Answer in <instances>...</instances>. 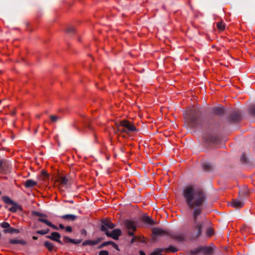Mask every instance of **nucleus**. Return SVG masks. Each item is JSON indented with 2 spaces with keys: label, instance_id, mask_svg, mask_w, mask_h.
I'll list each match as a JSON object with an SVG mask.
<instances>
[{
  "label": "nucleus",
  "instance_id": "nucleus-1",
  "mask_svg": "<svg viewBox=\"0 0 255 255\" xmlns=\"http://www.w3.org/2000/svg\"><path fill=\"white\" fill-rule=\"evenodd\" d=\"M183 197L189 208L193 209L194 229L197 230V236L201 235L202 232V223L198 221V217L201 213L205 196L203 191L193 186H188L183 192Z\"/></svg>",
  "mask_w": 255,
  "mask_h": 255
},
{
  "label": "nucleus",
  "instance_id": "nucleus-2",
  "mask_svg": "<svg viewBox=\"0 0 255 255\" xmlns=\"http://www.w3.org/2000/svg\"><path fill=\"white\" fill-rule=\"evenodd\" d=\"M199 116L200 111L198 107L189 108L183 115L185 124L189 128H194L198 124Z\"/></svg>",
  "mask_w": 255,
  "mask_h": 255
},
{
  "label": "nucleus",
  "instance_id": "nucleus-3",
  "mask_svg": "<svg viewBox=\"0 0 255 255\" xmlns=\"http://www.w3.org/2000/svg\"><path fill=\"white\" fill-rule=\"evenodd\" d=\"M136 129L135 127L132 125L129 122L123 120L119 124H116V132H124L127 134L135 131Z\"/></svg>",
  "mask_w": 255,
  "mask_h": 255
},
{
  "label": "nucleus",
  "instance_id": "nucleus-4",
  "mask_svg": "<svg viewBox=\"0 0 255 255\" xmlns=\"http://www.w3.org/2000/svg\"><path fill=\"white\" fill-rule=\"evenodd\" d=\"M153 233L154 235L160 236L165 234H168L173 239L178 241H182L184 239V236L182 234H176V233H167L165 231L160 229H155L153 231Z\"/></svg>",
  "mask_w": 255,
  "mask_h": 255
},
{
  "label": "nucleus",
  "instance_id": "nucleus-5",
  "mask_svg": "<svg viewBox=\"0 0 255 255\" xmlns=\"http://www.w3.org/2000/svg\"><path fill=\"white\" fill-rule=\"evenodd\" d=\"M125 225L128 231V235L130 236H133L134 235V232L136 230V222L132 220H126L125 221Z\"/></svg>",
  "mask_w": 255,
  "mask_h": 255
},
{
  "label": "nucleus",
  "instance_id": "nucleus-6",
  "mask_svg": "<svg viewBox=\"0 0 255 255\" xmlns=\"http://www.w3.org/2000/svg\"><path fill=\"white\" fill-rule=\"evenodd\" d=\"M3 201L7 204L10 205L11 206L8 208V210L11 212H16L17 210V204L14 202L10 198L7 196H3L2 197Z\"/></svg>",
  "mask_w": 255,
  "mask_h": 255
},
{
  "label": "nucleus",
  "instance_id": "nucleus-7",
  "mask_svg": "<svg viewBox=\"0 0 255 255\" xmlns=\"http://www.w3.org/2000/svg\"><path fill=\"white\" fill-rule=\"evenodd\" d=\"M115 225L110 221L104 220L102 221V225L101 226V230L105 232L108 231V229H113L115 228Z\"/></svg>",
  "mask_w": 255,
  "mask_h": 255
},
{
  "label": "nucleus",
  "instance_id": "nucleus-8",
  "mask_svg": "<svg viewBox=\"0 0 255 255\" xmlns=\"http://www.w3.org/2000/svg\"><path fill=\"white\" fill-rule=\"evenodd\" d=\"M121 234V231L119 229H114L111 233H109V231L106 232V235L108 237H111L115 240H118Z\"/></svg>",
  "mask_w": 255,
  "mask_h": 255
},
{
  "label": "nucleus",
  "instance_id": "nucleus-9",
  "mask_svg": "<svg viewBox=\"0 0 255 255\" xmlns=\"http://www.w3.org/2000/svg\"><path fill=\"white\" fill-rule=\"evenodd\" d=\"M46 238L53 241H56L58 243H61L60 241L61 236L60 234L58 232H53L50 236H47Z\"/></svg>",
  "mask_w": 255,
  "mask_h": 255
},
{
  "label": "nucleus",
  "instance_id": "nucleus-10",
  "mask_svg": "<svg viewBox=\"0 0 255 255\" xmlns=\"http://www.w3.org/2000/svg\"><path fill=\"white\" fill-rule=\"evenodd\" d=\"M204 139L205 140V142L207 143H215L217 141V138L216 137L211 135V134H208L204 137Z\"/></svg>",
  "mask_w": 255,
  "mask_h": 255
},
{
  "label": "nucleus",
  "instance_id": "nucleus-11",
  "mask_svg": "<svg viewBox=\"0 0 255 255\" xmlns=\"http://www.w3.org/2000/svg\"><path fill=\"white\" fill-rule=\"evenodd\" d=\"M201 251L206 254H210L212 252V249L210 247H202L197 251H194L193 253L196 254L198 252Z\"/></svg>",
  "mask_w": 255,
  "mask_h": 255
},
{
  "label": "nucleus",
  "instance_id": "nucleus-12",
  "mask_svg": "<svg viewBox=\"0 0 255 255\" xmlns=\"http://www.w3.org/2000/svg\"><path fill=\"white\" fill-rule=\"evenodd\" d=\"M232 205L235 208H240L243 207L244 202L240 199H235L233 200Z\"/></svg>",
  "mask_w": 255,
  "mask_h": 255
},
{
  "label": "nucleus",
  "instance_id": "nucleus-13",
  "mask_svg": "<svg viewBox=\"0 0 255 255\" xmlns=\"http://www.w3.org/2000/svg\"><path fill=\"white\" fill-rule=\"evenodd\" d=\"M57 181L59 183L61 186H65L68 184V179L65 176L59 177Z\"/></svg>",
  "mask_w": 255,
  "mask_h": 255
},
{
  "label": "nucleus",
  "instance_id": "nucleus-14",
  "mask_svg": "<svg viewBox=\"0 0 255 255\" xmlns=\"http://www.w3.org/2000/svg\"><path fill=\"white\" fill-rule=\"evenodd\" d=\"M141 221L145 223V224L148 225H153L154 224V221L151 219L149 216H143L141 218Z\"/></svg>",
  "mask_w": 255,
  "mask_h": 255
},
{
  "label": "nucleus",
  "instance_id": "nucleus-15",
  "mask_svg": "<svg viewBox=\"0 0 255 255\" xmlns=\"http://www.w3.org/2000/svg\"><path fill=\"white\" fill-rule=\"evenodd\" d=\"M37 184V183L31 179L27 180L25 183L24 186L27 188L32 187L35 186Z\"/></svg>",
  "mask_w": 255,
  "mask_h": 255
},
{
  "label": "nucleus",
  "instance_id": "nucleus-16",
  "mask_svg": "<svg viewBox=\"0 0 255 255\" xmlns=\"http://www.w3.org/2000/svg\"><path fill=\"white\" fill-rule=\"evenodd\" d=\"M9 243L11 244H20L22 245L26 244V242L23 240L12 239L10 240Z\"/></svg>",
  "mask_w": 255,
  "mask_h": 255
},
{
  "label": "nucleus",
  "instance_id": "nucleus-17",
  "mask_svg": "<svg viewBox=\"0 0 255 255\" xmlns=\"http://www.w3.org/2000/svg\"><path fill=\"white\" fill-rule=\"evenodd\" d=\"M231 118V120L233 121V122H237L241 118L240 114L238 112H235L233 114Z\"/></svg>",
  "mask_w": 255,
  "mask_h": 255
},
{
  "label": "nucleus",
  "instance_id": "nucleus-18",
  "mask_svg": "<svg viewBox=\"0 0 255 255\" xmlns=\"http://www.w3.org/2000/svg\"><path fill=\"white\" fill-rule=\"evenodd\" d=\"M61 218L64 220L74 221L76 219V217L73 215L68 214L63 215Z\"/></svg>",
  "mask_w": 255,
  "mask_h": 255
},
{
  "label": "nucleus",
  "instance_id": "nucleus-19",
  "mask_svg": "<svg viewBox=\"0 0 255 255\" xmlns=\"http://www.w3.org/2000/svg\"><path fill=\"white\" fill-rule=\"evenodd\" d=\"M213 112L216 115H220L224 113V109L222 107H216L213 109Z\"/></svg>",
  "mask_w": 255,
  "mask_h": 255
},
{
  "label": "nucleus",
  "instance_id": "nucleus-20",
  "mask_svg": "<svg viewBox=\"0 0 255 255\" xmlns=\"http://www.w3.org/2000/svg\"><path fill=\"white\" fill-rule=\"evenodd\" d=\"M5 233H8L10 234H13V233H19L20 232L19 230L18 229H16L13 228H10L8 229H6L4 230Z\"/></svg>",
  "mask_w": 255,
  "mask_h": 255
},
{
  "label": "nucleus",
  "instance_id": "nucleus-21",
  "mask_svg": "<svg viewBox=\"0 0 255 255\" xmlns=\"http://www.w3.org/2000/svg\"><path fill=\"white\" fill-rule=\"evenodd\" d=\"M44 246L47 248V249L51 251L53 250L54 245L53 244L50 242L46 241L44 242Z\"/></svg>",
  "mask_w": 255,
  "mask_h": 255
},
{
  "label": "nucleus",
  "instance_id": "nucleus-22",
  "mask_svg": "<svg viewBox=\"0 0 255 255\" xmlns=\"http://www.w3.org/2000/svg\"><path fill=\"white\" fill-rule=\"evenodd\" d=\"M163 251H164V249H157L151 253L150 255H163L162 254Z\"/></svg>",
  "mask_w": 255,
  "mask_h": 255
},
{
  "label": "nucleus",
  "instance_id": "nucleus-23",
  "mask_svg": "<svg viewBox=\"0 0 255 255\" xmlns=\"http://www.w3.org/2000/svg\"><path fill=\"white\" fill-rule=\"evenodd\" d=\"M202 167L205 171H209L212 169V165L209 163L203 164Z\"/></svg>",
  "mask_w": 255,
  "mask_h": 255
},
{
  "label": "nucleus",
  "instance_id": "nucleus-24",
  "mask_svg": "<svg viewBox=\"0 0 255 255\" xmlns=\"http://www.w3.org/2000/svg\"><path fill=\"white\" fill-rule=\"evenodd\" d=\"M217 27L219 30L223 31L225 28V25L222 21H220L217 23Z\"/></svg>",
  "mask_w": 255,
  "mask_h": 255
},
{
  "label": "nucleus",
  "instance_id": "nucleus-25",
  "mask_svg": "<svg viewBox=\"0 0 255 255\" xmlns=\"http://www.w3.org/2000/svg\"><path fill=\"white\" fill-rule=\"evenodd\" d=\"M214 232L212 228L210 227L207 229L206 235L208 237H210L214 235Z\"/></svg>",
  "mask_w": 255,
  "mask_h": 255
},
{
  "label": "nucleus",
  "instance_id": "nucleus-26",
  "mask_svg": "<svg viewBox=\"0 0 255 255\" xmlns=\"http://www.w3.org/2000/svg\"><path fill=\"white\" fill-rule=\"evenodd\" d=\"M164 251L165 252H176L177 251V250L174 247H172V246H170L168 248H166V249H164Z\"/></svg>",
  "mask_w": 255,
  "mask_h": 255
},
{
  "label": "nucleus",
  "instance_id": "nucleus-27",
  "mask_svg": "<svg viewBox=\"0 0 255 255\" xmlns=\"http://www.w3.org/2000/svg\"><path fill=\"white\" fill-rule=\"evenodd\" d=\"M0 226L2 228L5 229V230L9 229L10 227V224L7 222H2L1 223Z\"/></svg>",
  "mask_w": 255,
  "mask_h": 255
},
{
  "label": "nucleus",
  "instance_id": "nucleus-28",
  "mask_svg": "<svg viewBox=\"0 0 255 255\" xmlns=\"http://www.w3.org/2000/svg\"><path fill=\"white\" fill-rule=\"evenodd\" d=\"M33 215L36 216H38V217H40L41 218V217H46V216L45 215V214H43L42 213H41L39 212H37V211H34L33 213H32Z\"/></svg>",
  "mask_w": 255,
  "mask_h": 255
},
{
  "label": "nucleus",
  "instance_id": "nucleus-29",
  "mask_svg": "<svg viewBox=\"0 0 255 255\" xmlns=\"http://www.w3.org/2000/svg\"><path fill=\"white\" fill-rule=\"evenodd\" d=\"M38 221L39 222H42V223H45L46 225H47L48 226V224L49 223L50 221H49L48 220H47L45 218H44L43 217H41V218H39L38 219Z\"/></svg>",
  "mask_w": 255,
  "mask_h": 255
},
{
  "label": "nucleus",
  "instance_id": "nucleus-30",
  "mask_svg": "<svg viewBox=\"0 0 255 255\" xmlns=\"http://www.w3.org/2000/svg\"><path fill=\"white\" fill-rule=\"evenodd\" d=\"M250 112L253 116L255 117V105H253L250 108Z\"/></svg>",
  "mask_w": 255,
  "mask_h": 255
},
{
  "label": "nucleus",
  "instance_id": "nucleus-31",
  "mask_svg": "<svg viewBox=\"0 0 255 255\" xmlns=\"http://www.w3.org/2000/svg\"><path fill=\"white\" fill-rule=\"evenodd\" d=\"M101 241V239L100 238H98L97 240L94 241L91 240V246L96 245L98 244L99 243H100Z\"/></svg>",
  "mask_w": 255,
  "mask_h": 255
},
{
  "label": "nucleus",
  "instance_id": "nucleus-32",
  "mask_svg": "<svg viewBox=\"0 0 255 255\" xmlns=\"http://www.w3.org/2000/svg\"><path fill=\"white\" fill-rule=\"evenodd\" d=\"M49 232V229H47L45 230H39L37 231V233L40 235H45L47 234Z\"/></svg>",
  "mask_w": 255,
  "mask_h": 255
},
{
  "label": "nucleus",
  "instance_id": "nucleus-33",
  "mask_svg": "<svg viewBox=\"0 0 255 255\" xmlns=\"http://www.w3.org/2000/svg\"><path fill=\"white\" fill-rule=\"evenodd\" d=\"M58 119V117L56 116H51L50 117V120L51 122H56Z\"/></svg>",
  "mask_w": 255,
  "mask_h": 255
},
{
  "label": "nucleus",
  "instance_id": "nucleus-34",
  "mask_svg": "<svg viewBox=\"0 0 255 255\" xmlns=\"http://www.w3.org/2000/svg\"><path fill=\"white\" fill-rule=\"evenodd\" d=\"M241 160L243 162H246L247 161V158L245 153H243L241 156Z\"/></svg>",
  "mask_w": 255,
  "mask_h": 255
},
{
  "label": "nucleus",
  "instance_id": "nucleus-35",
  "mask_svg": "<svg viewBox=\"0 0 255 255\" xmlns=\"http://www.w3.org/2000/svg\"><path fill=\"white\" fill-rule=\"evenodd\" d=\"M91 240H86V241H85L82 243V245L84 246H87V245H90L91 246Z\"/></svg>",
  "mask_w": 255,
  "mask_h": 255
},
{
  "label": "nucleus",
  "instance_id": "nucleus-36",
  "mask_svg": "<svg viewBox=\"0 0 255 255\" xmlns=\"http://www.w3.org/2000/svg\"><path fill=\"white\" fill-rule=\"evenodd\" d=\"M48 226L49 227H50L52 228L53 229H55V230H58V227H57L56 226H55V225H53V224L52 223H51L50 222H49V223L48 224Z\"/></svg>",
  "mask_w": 255,
  "mask_h": 255
},
{
  "label": "nucleus",
  "instance_id": "nucleus-37",
  "mask_svg": "<svg viewBox=\"0 0 255 255\" xmlns=\"http://www.w3.org/2000/svg\"><path fill=\"white\" fill-rule=\"evenodd\" d=\"M136 240L140 242H144V238L141 236H136Z\"/></svg>",
  "mask_w": 255,
  "mask_h": 255
},
{
  "label": "nucleus",
  "instance_id": "nucleus-38",
  "mask_svg": "<svg viewBox=\"0 0 255 255\" xmlns=\"http://www.w3.org/2000/svg\"><path fill=\"white\" fill-rule=\"evenodd\" d=\"M112 243H113V242L112 241L105 242L102 244V246L105 247L111 245Z\"/></svg>",
  "mask_w": 255,
  "mask_h": 255
},
{
  "label": "nucleus",
  "instance_id": "nucleus-39",
  "mask_svg": "<svg viewBox=\"0 0 255 255\" xmlns=\"http://www.w3.org/2000/svg\"><path fill=\"white\" fill-rule=\"evenodd\" d=\"M99 255H109V252L107 251H101Z\"/></svg>",
  "mask_w": 255,
  "mask_h": 255
},
{
  "label": "nucleus",
  "instance_id": "nucleus-40",
  "mask_svg": "<svg viewBox=\"0 0 255 255\" xmlns=\"http://www.w3.org/2000/svg\"><path fill=\"white\" fill-rule=\"evenodd\" d=\"M64 239H65L66 241H68V242L71 243H72V242H74V240H73V239H71L69 238V237H65L64 238Z\"/></svg>",
  "mask_w": 255,
  "mask_h": 255
},
{
  "label": "nucleus",
  "instance_id": "nucleus-41",
  "mask_svg": "<svg viewBox=\"0 0 255 255\" xmlns=\"http://www.w3.org/2000/svg\"><path fill=\"white\" fill-rule=\"evenodd\" d=\"M65 229L67 232H71L72 231V228L70 226H67Z\"/></svg>",
  "mask_w": 255,
  "mask_h": 255
},
{
  "label": "nucleus",
  "instance_id": "nucleus-42",
  "mask_svg": "<svg viewBox=\"0 0 255 255\" xmlns=\"http://www.w3.org/2000/svg\"><path fill=\"white\" fill-rule=\"evenodd\" d=\"M67 31L68 32H73L74 31V29L73 27H70L67 29Z\"/></svg>",
  "mask_w": 255,
  "mask_h": 255
},
{
  "label": "nucleus",
  "instance_id": "nucleus-43",
  "mask_svg": "<svg viewBox=\"0 0 255 255\" xmlns=\"http://www.w3.org/2000/svg\"><path fill=\"white\" fill-rule=\"evenodd\" d=\"M113 247L115 248L116 250H119V248H118V246H117V244H116L115 243H114L113 242V243H112L111 244Z\"/></svg>",
  "mask_w": 255,
  "mask_h": 255
},
{
  "label": "nucleus",
  "instance_id": "nucleus-44",
  "mask_svg": "<svg viewBox=\"0 0 255 255\" xmlns=\"http://www.w3.org/2000/svg\"><path fill=\"white\" fill-rule=\"evenodd\" d=\"M81 242V240H74V242H72V243L75 244H80Z\"/></svg>",
  "mask_w": 255,
  "mask_h": 255
},
{
  "label": "nucleus",
  "instance_id": "nucleus-45",
  "mask_svg": "<svg viewBox=\"0 0 255 255\" xmlns=\"http://www.w3.org/2000/svg\"><path fill=\"white\" fill-rule=\"evenodd\" d=\"M136 237H133L131 240V243H133L134 242H135L136 240Z\"/></svg>",
  "mask_w": 255,
  "mask_h": 255
},
{
  "label": "nucleus",
  "instance_id": "nucleus-46",
  "mask_svg": "<svg viewBox=\"0 0 255 255\" xmlns=\"http://www.w3.org/2000/svg\"><path fill=\"white\" fill-rule=\"evenodd\" d=\"M59 228L61 229H65V227L63 224H59Z\"/></svg>",
  "mask_w": 255,
  "mask_h": 255
},
{
  "label": "nucleus",
  "instance_id": "nucleus-47",
  "mask_svg": "<svg viewBox=\"0 0 255 255\" xmlns=\"http://www.w3.org/2000/svg\"><path fill=\"white\" fill-rule=\"evenodd\" d=\"M139 254H140V255H145V254L142 251H140Z\"/></svg>",
  "mask_w": 255,
  "mask_h": 255
},
{
  "label": "nucleus",
  "instance_id": "nucleus-48",
  "mask_svg": "<svg viewBox=\"0 0 255 255\" xmlns=\"http://www.w3.org/2000/svg\"><path fill=\"white\" fill-rule=\"evenodd\" d=\"M32 239H33V240H37V237H36V236H33Z\"/></svg>",
  "mask_w": 255,
  "mask_h": 255
},
{
  "label": "nucleus",
  "instance_id": "nucleus-49",
  "mask_svg": "<svg viewBox=\"0 0 255 255\" xmlns=\"http://www.w3.org/2000/svg\"><path fill=\"white\" fill-rule=\"evenodd\" d=\"M103 247H103V246H102V244H101V245H100L99 246L98 249H101V248H103Z\"/></svg>",
  "mask_w": 255,
  "mask_h": 255
},
{
  "label": "nucleus",
  "instance_id": "nucleus-50",
  "mask_svg": "<svg viewBox=\"0 0 255 255\" xmlns=\"http://www.w3.org/2000/svg\"><path fill=\"white\" fill-rule=\"evenodd\" d=\"M86 233V231L85 230H83L82 231V234H85Z\"/></svg>",
  "mask_w": 255,
  "mask_h": 255
},
{
  "label": "nucleus",
  "instance_id": "nucleus-51",
  "mask_svg": "<svg viewBox=\"0 0 255 255\" xmlns=\"http://www.w3.org/2000/svg\"><path fill=\"white\" fill-rule=\"evenodd\" d=\"M37 118H39L40 117V115H37Z\"/></svg>",
  "mask_w": 255,
  "mask_h": 255
},
{
  "label": "nucleus",
  "instance_id": "nucleus-52",
  "mask_svg": "<svg viewBox=\"0 0 255 255\" xmlns=\"http://www.w3.org/2000/svg\"><path fill=\"white\" fill-rule=\"evenodd\" d=\"M1 191H0V195H1Z\"/></svg>",
  "mask_w": 255,
  "mask_h": 255
}]
</instances>
